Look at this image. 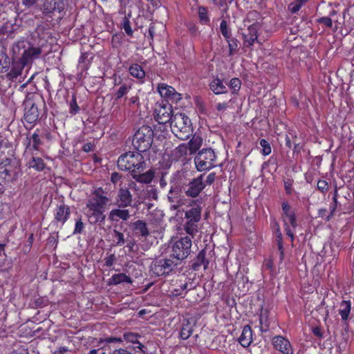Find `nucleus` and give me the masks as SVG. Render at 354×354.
<instances>
[{"label":"nucleus","mask_w":354,"mask_h":354,"mask_svg":"<svg viewBox=\"0 0 354 354\" xmlns=\"http://www.w3.org/2000/svg\"><path fill=\"white\" fill-rule=\"evenodd\" d=\"M167 199L170 203V209L172 210H177L185 204V199L182 195L181 188L179 185L171 186L167 194Z\"/></svg>","instance_id":"13"},{"label":"nucleus","mask_w":354,"mask_h":354,"mask_svg":"<svg viewBox=\"0 0 354 354\" xmlns=\"http://www.w3.org/2000/svg\"><path fill=\"white\" fill-rule=\"evenodd\" d=\"M28 65L27 64L24 63L23 60L19 59V60H14L12 63V66L10 72L8 73V75L10 78L14 79L20 76L22 73V71L24 68Z\"/></svg>","instance_id":"27"},{"label":"nucleus","mask_w":354,"mask_h":354,"mask_svg":"<svg viewBox=\"0 0 354 354\" xmlns=\"http://www.w3.org/2000/svg\"><path fill=\"white\" fill-rule=\"evenodd\" d=\"M121 283H131V279L124 273L113 274L110 279V284L118 285Z\"/></svg>","instance_id":"36"},{"label":"nucleus","mask_w":354,"mask_h":354,"mask_svg":"<svg viewBox=\"0 0 354 354\" xmlns=\"http://www.w3.org/2000/svg\"><path fill=\"white\" fill-rule=\"evenodd\" d=\"M155 30H156V24L153 23H151L148 29L149 36L151 41L153 40V37H154L155 32H156Z\"/></svg>","instance_id":"58"},{"label":"nucleus","mask_w":354,"mask_h":354,"mask_svg":"<svg viewBox=\"0 0 354 354\" xmlns=\"http://www.w3.org/2000/svg\"><path fill=\"white\" fill-rule=\"evenodd\" d=\"M115 261V257L114 254H110L109 257H106L104 259L105 266L107 267H111L113 266V263Z\"/></svg>","instance_id":"55"},{"label":"nucleus","mask_w":354,"mask_h":354,"mask_svg":"<svg viewBox=\"0 0 354 354\" xmlns=\"http://www.w3.org/2000/svg\"><path fill=\"white\" fill-rule=\"evenodd\" d=\"M122 26H123V28H124L125 32L128 35L131 36L132 34H133V30L131 29V25H130V22H129V21L128 19H125L124 20Z\"/></svg>","instance_id":"52"},{"label":"nucleus","mask_w":354,"mask_h":354,"mask_svg":"<svg viewBox=\"0 0 354 354\" xmlns=\"http://www.w3.org/2000/svg\"><path fill=\"white\" fill-rule=\"evenodd\" d=\"M192 240L189 236H181L173 239L170 243L171 257L180 263L190 254Z\"/></svg>","instance_id":"6"},{"label":"nucleus","mask_w":354,"mask_h":354,"mask_svg":"<svg viewBox=\"0 0 354 354\" xmlns=\"http://www.w3.org/2000/svg\"><path fill=\"white\" fill-rule=\"evenodd\" d=\"M64 9V3L62 0H44L39 10L44 16L51 17V14L55 11L61 12Z\"/></svg>","instance_id":"15"},{"label":"nucleus","mask_w":354,"mask_h":354,"mask_svg":"<svg viewBox=\"0 0 354 354\" xmlns=\"http://www.w3.org/2000/svg\"><path fill=\"white\" fill-rule=\"evenodd\" d=\"M351 309V301L350 300H344L340 303L339 314L342 319L346 321L348 319Z\"/></svg>","instance_id":"31"},{"label":"nucleus","mask_w":354,"mask_h":354,"mask_svg":"<svg viewBox=\"0 0 354 354\" xmlns=\"http://www.w3.org/2000/svg\"><path fill=\"white\" fill-rule=\"evenodd\" d=\"M84 228V225L82 221V218L80 217L76 220L73 234H81Z\"/></svg>","instance_id":"45"},{"label":"nucleus","mask_w":354,"mask_h":354,"mask_svg":"<svg viewBox=\"0 0 354 354\" xmlns=\"http://www.w3.org/2000/svg\"><path fill=\"white\" fill-rule=\"evenodd\" d=\"M156 120L160 124H165L172 120L173 109L168 102L162 101L155 109Z\"/></svg>","instance_id":"12"},{"label":"nucleus","mask_w":354,"mask_h":354,"mask_svg":"<svg viewBox=\"0 0 354 354\" xmlns=\"http://www.w3.org/2000/svg\"><path fill=\"white\" fill-rule=\"evenodd\" d=\"M29 160L28 165L29 168H33L37 171H42L45 168V163L41 158L37 156V153L28 155Z\"/></svg>","instance_id":"26"},{"label":"nucleus","mask_w":354,"mask_h":354,"mask_svg":"<svg viewBox=\"0 0 354 354\" xmlns=\"http://www.w3.org/2000/svg\"><path fill=\"white\" fill-rule=\"evenodd\" d=\"M113 239L116 245L121 246L124 243V234L116 230H113Z\"/></svg>","instance_id":"40"},{"label":"nucleus","mask_w":354,"mask_h":354,"mask_svg":"<svg viewBox=\"0 0 354 354\" xmlns=\"http://www.w3.org/2000/svg\"><path fill=\"white\" fill-rule=\"evenodd\" d=\"M122 337H123L124 341H126L127 342H130L132 344H138L136 348L142 351V348L144 347V346L138 341V338L140 337V335L139 334L132 333V332H127V333H124L123 334Z\"/></svg>","instance_id":"33"},{"label":"nucleus","mask_w":354,"mask_h":354,"mask_svg":"<svg viewBox=\"0 0 354 354\" xmlns=\"http://www.w3.org/2000/svg\"><path fill=\"white\" fill-rule=\"evenodd\" d=\"M21 173L19 162L15 158H6L0 163V180L10 183L16 180Z\"/></svg>","instance_id":"7"},{"label":"nucleus","mask_w":354,"mask_h":354,"mask_svg":"<svg viewBox=\"0 0 354 354\" xmlns=\"http://www.w3.org/2000/svg\"><path fill=\"white\" fill-rule=\"evenodd\" d=\"M215 180V174L214 173H210L206 178L205 183L208 185H211L213 183V182Z\"/></svg>","instance_id":"59"},{"label":"nucleus","mask_w":354,"mask_h":354,"mask_svg":"<svg viewBox=\"0 0 354 354\" xmlns=\"http://www.w3.org/2000/svg\"><path fill=\"white\" fill-rule=\"evenodd\" d=\"M27 139L28 142L26 147L25 155L28 156L30 154L37 153L36 151H39L40 147L42 145V141L39 134L35 132L29 138H27Z\"/></svg>","instance_id":"18"},{"label":"nucleus","mask_w":354,"mask_h":354,"mask_svg":"<svg viewBox=\"0 0 354 354\" xmlns=\"http://www.w3.org/2000/svg\"><path fill=\"white\" fill-rule=\"evenodd\" d=\"M124 341L123 337H109L104 338L103 340H101V342H106V343H122Z\"/></svg>","instance_id":"49"},{"label":"nucleus","mask_w":354,"mask_h":354,"mask_svg":"<svg viewBox=\"0 0 354 354\" xmlns=\"http://www.w3.org/2000/svg\"><path fill=\"white\" fill-rule=\"evenodd\" d=\"M208 264L209 261L205 258V251L202 250L198 254L194 262L193 263L192 268L194 270H197L201 266H203L204 269H207Z\"/></svg>","instance_id":"29"},{"label":"nucleus","mask_w":354,"mask_h":354,"mask_svg":"<svg viewBox=\"0 0 354 354\" xmlns=\"http://www.w3.org/2000/svg\"><path fill=\"white\" fill-rule=\"evenodd\" d=\"M70 214L71 209L68 205L65 204L57 206L54 212L55 221L58 223H60L62 225H64L66 223Z\"/></svg>","instance_id":"21"},{"label":"nucleus","mask_w":354,"mask_h":354,"mask_svg":"<svg viewBox=\"0 0 354 354\" xmlns=\"http://www.w3.org/2000/svg\"><path fill=\"white\" fill-rule=\"evenodd\" d=\"M201 207H194L185 212V218L186 222L184 224V230L189 235L194 237L198 231V223L201 218Z\"/></svg>","instance_id":"9"},{"label":"nucleus","mask_w":354,"mask_h":354,"mask_svg":"<svg viewBox=\"0 0 354 354\" xmlns=\"http://www.w3.org/2000/svg\"><path fill=\"white\" fill-rule=\"evenodd\" d=\"M24 119L30 124L35 122L39 115L37 101L33 97H27L24 102Z\"/></svg>","instance_id":"11"},{"label":"nucleus","mask_w":354,"mask_h":354,"mask_svg":"<svg viewBox=\"0 0 354 354\" xmlns=\"http://www.w3.org/2000/svg\"><path fill=\"white\" fill-rule=\"evenodd\" d=\"M119 207L118 209H113L110 211L109 214V218L111 221H119V220L127 221L130 218V212L128 209H120Z\"/></svg>","instance_id":"22"},{"label":"nucleus","mask_w":354,"mask_h":354,"mask_svg":"<svg viewBox=\"0 0 354 354\" xmlns=\"http://www.w3.org/2000/svg\"><path fill=\"white\" fill-rule=\"evenodd\" d=\"M39 0H21V3L27 8L35 7Z\"/></svg>","instance_id":"53"},{"label":"nucleus","mask_w":354,"mask_h":354,"mask_svg":"<svg viewBox=\"0 0 354 354\" xmlns=\"http://www.w3.org/2000/svg\"><path fill=\"white\" fill-rule=\"evenodd\" d=\"M204 174H201L199 176L193 178L184 187V191L186 196L196 198L203 190L205 187V183L203 181Z\"/></svg>","instance_id":"14"},{"label":"nucleus","mask_w":354,"mask_h":354,"mask_svg":"<svg viewBox=\"0 0 354 354\" xmlns=\"http://www.w3.org/2000/svg\"><path fill=\"white\" fill-rule=\"evenodd\" d=\"M198 17L201 21L203 24H207L209 21V19L207 16V11L203 6L198 8Z\"/></svg>","instance_id":"42"},{"label":"nucleus","mask_w":354,"mask_h":354,"mask_svg":"<svg viewBox=\"0 0 354 354\" xmlns=\"http://www.w3.org/2000/svg\"><path fill=\"white\" fill-rule=\"evenodd\" d=\"M129 105L132 104H139V97L137 95L133 96L129 99Z\"/></svg>","instance_id":"62"},{"label":"nucleus","mask_w":354,"mask_h":354,"mask_svg":"<svg viewBox=\"0 0 354 354\" xmlns=\"http://www.w3.org/2000/svg\"><path fill=\"white\" fill-rule=\"evenodd\" d=\"M301 8V6H300V4H299L297 1H295L294 2L291 3L288 7L290 11L292 13H296L300 10Z\"/></svg>","instance_id":"54"},{"label":"nucleus","mask_w":354,"mask_h":354,"mask_svg":"<svg viewBox=\"0 0 354 354\" xmlns=\"http://www.w3.org/2000/svg\"><path fill=\"white\" fill-rule=\"evenodd\" d=\"M211 91L216 95L227 93V88L223 81L218 77L213 78L209 84Z\"/></svg>","instance_id":"23"},{"label":"nucleus","mask_w":354,"mask_h":354,"mask_svg":"<svg viewBox=\"0 0 354 354\" xmlns=\"http://www.w3.org/2000/svg\"><path fill=\"white\" fill-rule=\"evenodd\" d=\"M13 52L21 55L20 59L23 60L24 63L30 65L34 60L39 58L41 48L29 41L21 40L15 44Z\"/></svg>","instance_id":"4"},{"label":"nucleus","mask_w":354,"mask_h":354,"mask_svg":"<svg viewBox=\"0 0 354 354\" xmlns=\"http://www.w3.org/2000/svg\"><path fill=\"white\" fill-rule=\"evenodd\" d=\"M116 354H133L130 351H127V349L124 348H120L116 349Z\"/></svg>","instance_id":"64"},{"label":"nucleus","mask_w":354,"mask_h":354,"mask_svg":"<svg viewBox=\"0 0 354 354\" xmlns=\"http://www.w3.org/2000/svg\"><path fill=\"white\" fill-rule=\"evenodd\" d=\"M155 177V172L153 169H149L145 173H135L132 178L138 183L149 184L151 183Z\"/></svg>","instance_id":"24"},{"label":"nucleus","mask_w":354,"mask_h":354,"mask_svg":"<svg viewBox=\"0 0 354 354\" xmlns=\"http://www.w3.org/2000/svg\"><path fill=\"white\" fill-rule=\"evenodd\" d=\"M258 26L256 24H252L250 26L247 30L242 33L243 39H244V45L247 47H250L252 46L257 40L258 35Z\"/></svg>","instance_id":"20"},{"label":"nucleus","mask_w":354,"mask_h":354,"mask_svg":"<svg viewBox=\"0 0 354 354\" xmlns=\"http://www.w3.org/2000/svg\"><path fill=\"white\" fill-rule=\"evenodd\" d=\"M203 139L201 136L194 135L188 142L187 147L190 154L196 153L201 147Z\"/></svg>","instance_id":"30"},{"label":"nucleus","mask_w":354,"mask_h":354,"mask_svg":"<svg viewBox=\"0 0 354 354\" xmlns=\"http://www.w3.org/2000/svg\"><path fill=\"white\" fill-rule=\"evenodd\" d=\"M131 203L132 194L130 191L127 188L120 189L117 198V205L118 207L125 208L131 206Z\"/></svg>","instance_id":"19"},{"label":"nucleus","mask_w":354,"mask_h":354,"mask_svg":"<svg viewBox=\"0 0 354 354\" xmlns=\"http://www.w3.org/2000/svg\"><path fill=\"white\" fill-rule=\"evenodd\" d=\"M10 63L9 57L5 52L1 51L0 53V72L8 70L10 66Z\"/></svg>","instance_id":"38"},{"label":"nucleus","mask_w":354,"mask_h":354,"mask_svg":"<svg viewBox=\"0 0 354 354\" xmlns=\"http://www.w3.org/2000/svg\"><path fill=\"white\" fill-rule=\"evenodd\" d=\"M282 209L284 213V215H287V214H290L292 212L290 211V206L287 203H283L282 204Z\"/></svg>","instance_id":"61"},{"label":"nucleus","mask_w":354,"mask_h":354,"mask_svg":"<svg viewBox=\"0 0 354 354\" xmlns=\"http://www.w3.org/2000/svg\"><path fill=\"white\" fill-rule=\"evenodd\" d=\"M226 41L228 43L230 55H232L234 53V52L236 50L237 46H238L237 44H236V39H230Z\"/></svg>","instance_id":"48"},{"label":"nucleus","mask_w":354,"mask_h":354,"mask_svg":"<svg viewBox=\"0 0 354 354\" xmlns=\"http://www.w3.org/2000/svg\"><path fill=\"white\" fill-rule=\"evenodd\" d=\"M239 342L243 347H248L250 345L252 342V331L250 326L246 325L243 327Z\"/></svg>","instance_id":"25"},{"label":"nucleus","mask_w":354,"mask_h":354,"mask_svg":"<svg viewBox=\"0 0 354 354\" xmlns=\"http://www.w3.org/2000/svg\"><path fill=\"white\" fill-rule=\"evenodd\" d=\"M283 221L286 225H288V224L290 223L293 227L297 226L296 218L292 212L287 214V215H284Z\"/></svg>","instance_id":"43"},{"label":"nucleus","mask_w":354,"mask_h":354,"mask_svg":"<svg viewBox=\"0 0 354 354\" xmlns=\"http://www.w3.org/2000/svg\"><path fill=\"white\" fill-rule=\"evenodd\" d=\"M227 107V103H218L216 106V110L218 111H225Z\"/></svg>","instance_id":"63"},{"label":"nucleus","mask_w":354,"mask_h":354,"mask_svg":"<svg viewBox=\"0 0 354 354\" xmlns=\"http://www.w3.org/2000/svg\"><path fill=\"white\" fill-rule=\"evenodd\" d=\"M276 233H277L278 248L281 252V258L282 259L283 256V245H282V234L280 232L279 225L278 224H276Z\"/></svg>","instance_id":"44"},{"label":"nucleus","mask_w":354,"mask_h":354,"mask_svg":"<svg viewBox=\"0 0 354 354\" xmlns=\"http://www.w3.org/2000/svg\"><path fill=\"white\" fill-rule=\"evenodd\" d=\"M129 72L133 77L138 80H142L145 77V72L138 64H133L129 68Z\"/></svg>","instance_id":"34"},{"label":"nucleus","mask_w":354,"mask_h":354,"mask_svg":"<svg viewBox=\"0 0 354 354\" xmlns=\"http://www.w3.org/2000/svg\"><path fill=\"white\" fill-rule=\"evenodd\" d=\"M229 86L233 89L234 92H236L240 89L241 81L239 78H232L230 82Z\"/></svg>","instance_id":"46"},{"label":"nucleus","mask_w":354,"mask_h":354,"mask_svg":"<svg viewBox=\"0 0 354 354\" xmlns=\"http://www.w3.org/2000/svg\"><path fill=\"white\" fill-rule=\"evenodd\" d=\"M274 348L283 354H294L290 341L281 335L274 336L272 339Z\"/></svg>","instance_id":"16"},{"label":"nucleus","mask_w":354,"mask_h":354,"mask_svg":"<svg viewBox=\"0 0 354 354\" xmlns=\"http://www.w3.org/2000/svg\"><path fill=\"white\" fill-rule=\"evenodd\" d=\"M317 22L320 24H324L328 28H331L333 26L332 19L327 17H323L318 19Z\"/></svg>","instance_id":"51"},{"label":"nucleus","mask_w":354,"mask_h":354,"mask_svg":"<svg viewBox=\"0 0 354 354\" xmlns=\"http://www.w3.org/2000/svg\"><path fill=\"white\" fill-rule=\"evenodd\" d=\"M158 91L162 97L172 102H177L181 99L180 93H177L173 87L165 84H159Z\"/></svg>","instance_id":"17"},{"label":"nucleus","mask_w":354,"mask_h":354,"mask_svg":"<svg viewBox=\"0 0 354 354\" xmlns=\"http://www.w3.org/2000/svg\"><path fill=\"white\" fill-rule=\"evenodd\" d=\"M170 125L172 133L180 140H186L192 135L191 120L185 113L178 111L173 113Z\"/></svg>","instance_id":"3"},{"label":"nucleus","mask_w":354,"mask_h":354,"mask_svg":"<svg viewBox=\"0 0 354 354\" xmlns=\"http://www.w3.org/2000/svg\"><path fill=\"white\" fill-rule=\"evenodd\" d=\"M292 180L286 179L284 180V187L287 194H290L292 193Z\"/></svg>","instance_id":"56"},{"label":"nucleus","mask_w":354,"mask_h":354,"mask_svg":"<svg viewBox=\"0 0 354 354\" xmlns=\"http://www.w3.org/2000/svg\"><path fill=\"white\" fill-rule=\"evenodd\" d=\"M130 87L127 85H122L115 93V96L118 99L121 98L129 91Z\"/></svg>","instance_id":"47"},{"label":"nucleus","mask_w":354,"mask_h":354,"mask_svg":"<svg viewBox=\"0 0 354 354\" xmlns=\"http://www.w3.org/2000/svg\"><path fill=\"white\" fill-rule=\"evenodd\" d=\"M79 111V106L77 104L76 100L73 99L72 102H71V109L70 113L72 114H75Z\"/></svg>","instance_id":"57"},{"label":"nucleus","mask_w":354,"mask_h":354,"mask_svg":"<svg viewBox=\"0 0 354 354\" xmlns=\"http://www.w3.org/2000/svg\"><path fill=\"white\" fill-rule=\"evenodd\" d=\"M179 264L173 257L156 259L151 265V271L156 276L169 274Z\"/></svg>","instance_id":"10"},{"label":"nucleus","mask_w":354,"mask_h":354,"mask_svg":"<svg viewBox=\"0 0 354 354\" xmlns=\"http://www.w3.org/2000/svg\"><path fill=\"white\" fill-rule=\"evenodd\" d=\"M121 178V176L116 173V172H114L111 174V180L112 183H116Z\"/></svg>","instance_id":"60"},{"label":"nucleus","mask_w":354,"mask_h":354,"mask_svg":"<svg viewBox=\"0 0 354 354\" xmlns=\"http://www.w3.org/2000/svg\"><path fill=\"white\" fill-rule=\"evenodd\" d=\"M118 166L120 169L128 171L133 175L143 171L147 168V163L141 152L129 151L118 158Z\"/></svg>","instance_id":"1"},{"label":"nucleus","mask_w":354,"mask_h":354,"mask_svg":"<svg viewBox=\"0 0 354 354\" xmlns=\"http://www.w3.org/2000/svg\"><path fill=\"white\" fill-rule=\"evenodd\" d=\"M153 131L147 125H143L135 133L132 145L138 151L145 152L153 142Z\"/></svg>","instance_id":"5"},{"label":"nucleus","mask_w":354,"mask_h":354,"mask_svg":"<svg viewBox=\"0 0 354 354\" xmlns=\"http://www.w3.org/2000/svg\"><path fill=\"white\" fill-rule=\"evenodd\" d=\"M195 288L193 281L191 279H187L184 283L179 286V288H176L173 290L172 294L174 296H180L184 297L187 292Z\"/></svg>","instance_id":"28"},{"label":"nucleus","mask_w":354,"mask_h":354,"mask_svg":"<svg viewBox=\"0 0 354 354\" xmlns=\"http://www.w3.org/2000/svg\"><path fill=\"white\" fill-rule=\"evenodd\" d=\"M133 225L136 233L139 234L142 236H147L149 235V232L147 227V224L143 221L138 220L133 223Z\"/></svg>","instance_id":"37"},{"label":"nucleus","mask_w":354,"mask_h":354,"mask_svg":"<svg viewBox=\"0 0 354 354\" xmlns=\"http://www.w3.org/2000/svg\"><path fill=\"white\" fill-rule=\"evenodd\" d=\"M188 147L187 144H180L175 148L171 153V156L174 160H179L186 157L188 152Z\"/></svg>","instance_id":"32"},{"label":"nucleus","mask_w":354,"mask_h":354,"mask_svg":"<svg viewBox=\"0 0 354 354\" xmlns=\"http://www.w3.org/2000/svg\"><path fill=\"white\" fill-rule=\"evenodd\" d=\"M317 189L322 192H325L328 189V184L326 180H319L317 182Z\"/></svg>","instance_id":"50"},{"label":"nucleus","mask_w":354,"mask_h":354,"mask_svg":"<svg viewBox=\"0 0 354 354\" xmlns=\"http://www.w3.org/2000/svg\"><path fill=\"white\" fill-rule=\"evenodd\" d=\"M216 156L211 148L203 149L194 158V163L198 171L209 170L216 165Z\"/></svg>","instance_id":"8"},{"label":"nucleus","mask_w":354,"mask_h":354,"mask_svg":"<svg viewBox=\"0 0 354 354\" xmlns=\"http://www.w3.org/2000/svg\"><path fill=\"white\" fill-rule=\"evenodd\" d=\"M193 327H194V324L192 322H190L189 320H185L183 323V326H182V328H181V331H180V337L183 339H188L192 335V334L193 333Z\"/></svg>","instance_id":"35"},{"label":"nucleus","mask_w":354,"mask_h":354,"mask_svg":"<svg viewBox=\"0 0 354 354\" xmlns=\"http://www.w3.org/2000/svg\"><path fill=\"white\" fill-rule=\"evenodd\" d=\"M259 145L261 146V153L263 156H268L269 155L271 151V146L270 143L265 139H261L259 142Z\"/></svg>","instance_id":"39"},{"label":"nucleus","mask_w":354,"mask_h":354,"mask_svg":"<svg viewBox=\"0 0 354 354\" xmlns=\"http://www.w3.org/2000/svg\"><path fill=\"white\" fill-rule=\"evenodd\" d=\"M220 30L223 36L225 38L226 40L230 39V32L227 27V21L225 20H222L220 24Z\"/></svg>","instance_id":"41"},{"label":"nucleus","mask_w":354,"mask_h":354,"mask_svg":"<svg viewBox=\"0 0 354 354\" xmlns=\"http://www.w3.org/2000/svg\"><path fill=\"white\" fill-rule=\"evenodd\" d=\"M102 189L96 190L86 204L88 210L86 214L92 223L102 221L105 218L102 209L108 203L109 198L102 196Z\"/></svg>","instance_id":"2"}]
</instances>
